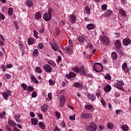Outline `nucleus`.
<instances>
[{"instance_id": "16", "label": "nucleus", "mask_w": 131, "mask_h": 131, "mask_svg": "<svg viewBox=\"0 0 131 131\" xmlns=\"http://www.w3.org/2000/svg\"><path fill=\"white\" fill-rule=\"evenodd\" d=\"M35 42V39L34 38L30 37L28 39V43L29 46H31V45H33Z\"/></svg>"}, {"instance_id": "45", "label": "nucleus", "mask_w": 131, "mask_h": 131, "mask_svg": "<svg viewBox=\"0 0 131 131\" xmlns=\"http://www.w3.org/2000/svg\"><path fill=\"white\" fill-rule=\"evenodd\" d=\"M117 84H120V85H124V83H123V81H118L116 83Z\"/></svg>"}, {"instance_id": "13", "label": "nucleus", "mask_w": 131, "mask_h": 131, "mask_svg": "<svg viewBox=\"0 0 131 131\" xmlns=\"http://www.w3.org/2000/svg\"><path fill=\"white\" fill-rule=\"evenodd\" d=\"M70 21L71 23H75V21H76V16L74 15H71L70 16Z\"/></svg>"}, {"instance_id": "18", "label": "nucleus", "mask_w": 131, "mask_h": 131, "mask_svg": "<svg viewBox=\"0 0 131 131\" xmlns=\"http://www.w3.org/2000/svg\"><path fill=\"white\" fill-rule=\"evenodd\" d=\"M113 14V11L110 10H107L104 14L105 17H110Z\"/></svg>"}, {"instance_id": "40", "label": "nucleus", "mask_w": 131, "mask_h": 131, "mask_svg": "<svg viewBox=\"0 0 131 131\" xmlns=\"http://www.w3.org/2000/svg\"><path fill=\"white\" fill-rule=\"evenodd\" d=\"M38 55V50L37 49H35L33 51V55L37 56Z\"/></svg>"}, {"instance_id": "29", "label": "nucleus", "mask_w": 131, "mask_h": 131, "mask_svg": "<svg viewBox=\"0 0 131 131\" xmlns=\"http://www.w3.org/2000/svg\"><path fill=\"white\" fill-rule=\"evenodd\" d=\"M38 125L40 128H42V129H45L46 128V125H45V124L42 122H39L38 123Z\"/></svg>"}, {"instance_id": "27", "label": "nucleus", "mask_w": 131, "mask_h": 131, "mask_svg": "<svg viewBox=\"0 0 131 131\" xmlns=\"http://www.w3.org/2000/svg\"><path fill=\"white\" fill-rule=\"evenodd\" d=\"M119 13L123 17H126V12H125V11H124L122 9H121V10H119Z\"/></svg>"}, {"instance_id": "35", "label": "nucleus", "mask_w": 131, "mask_h": 131, "mask_svg": "<svg viewBox=\"0 0 131 131\" xmlns=\"http://www.w3.org/2000/svg\"><path fill=\"white\" fill-rule=\"evenodd\" d=\"M27 4L28 7H32V6H33V2L32 0H28Z\"/></svg>"}, {"instance_id": "63", "label": "nucleus", "mask_w": 131, "mask_h": 131, "mask_svg": "<svg viewBox=\"0 0 131 131\" xmlns=\"http://www.w3.org/2000/svg\"><path fill=\"white\" fill-rule=\"evenodd\" d=\"M48 97L50 100H52V93H48Z\"/></svg>"}, {"instance_id": "23", "label": "nucleus", "mask_w": 131, "mask_h": 131, "mask_svg": "<svg viewBox=\"0 0 131 131\" xmlns=\"http://www.w3.org/2000/svg\"><path fill=\"white\" fill-rule=\"evenodd\" d=\"M48 111V105L47 104H43L41 106V111H42V112H46Z\"/></svg>"}, {"instance_id": "3", "label": "nucleus", "mask_w": 131, "mask_h": 131, "mask_svg": "<svg viewBox=\"0 0 131 131\" xmlns=\"http://www.w3.org/2000/svg\"><path fill=\"white\" fill-rule=\"evenodd\" d=\"M43 18L47 22H49L52 19V13L50 12L44 13Z\"/></svg>"}, {"instance_id": "11", "label": "nucleus", "mask_w": 131, "mask_h": 131, "mask_svg": "<svg viewBox=\"0 0 131 131\" xmlns=\"http://www.w3.org/2000/svg\"><path fill=\"white\" fill-rule=\"evenodd\" d=\"M60 107L62 108L65 105V96L61 95L60 98Z\"/></svg>"}, {"instance_id": "48", "label": "nucleus", "mask_w": 131, "mask_h": 131, "mask_svg": "<svg viewBox=\"0 0 131 131\" xmlns=\"http://www.w3.org/2000/svg\"><path fill=\"white\" fill-rule=\"evenodd\" d=\"M27 90L29 92H33L34 89H33L31 86H28Z\"/></svg>"}, {"instance_id": "31", "label": "nucleus", "mask_w": 131, "mask_h": 131, "mask_svg": "<svg viewBox=\"0 0 131 131\" xmlns=\"http://www.w3.org/2000/svg\"><path fill=\"white\" fill-rule=\"evenodd\" d=\"M85 109H86L87 110H92L93 108H94V106L92 105H89L87 104L84 106Z\"/></svg>"}, {"instance_id": "61", "label": "nucleus", "mask_w": 131, "mask_h": 131, "mask_svg": "<svg viewBox=\"0 0 131 131\" xmlns=\"http://www.w3.org/2000/svg\"><path fill=\"white\" fill-rule=\"evenodd\" d=\"M70 120H75V117L74 116H71L69 117Z\"/></svg>"}, {"instance_id": "6", "label": "nucleus", "mask_w": 131, "mask_h": 131, "mask_svg": "<svg viewBox=\"0 0 131 131\" xmlns=\"http://www.w3.org/2000/svg\"><path fill=\"white\" fill-rule=\"evenodd\" d=\"M12 92L11 91L7 90V92H3L2 94V96L4 98L5 100H8L9 99V97L11 96Z\"/></svg>"}, {"instance_id": "34", "label": "nucleus", "mask_w": 131, "mask_h": 131, "mask_svg": "<svg viewBox=\"0 0 131 131\" xmlns=\"http://www.w3.org/2000/svg\"><path fill=\"white\" fill-rule=\"evenodd\" d=\"M35 17L37 20L41 18V14L40 12H37L35 14Z\"/></svg>"}, {"instance_id": "20", "label": "nucleus", "mask_w": 131, "mask_h": 131, "mask_svg": "<svg viewBox=\"0 0 131 131\" xmlns=\"http://www.w3.org/2000/svg\"><path fill=\"white\" fill-rule=\"evenodd\" d=\"M122 69L125 72H128L129 71L127 69V64H126V62H125L122 64Z\"/></svg>"}, {"instance_id": "64", "label": "nucleus", "mask_w": 131, "mask_h": 131, "mask_svg": "<svg viewBox=\"0 0 131 131\" xmlns=\"http://www.w3.org/2000/svg\"><path fill=\"white\" fill-rule=\"evenodd\" d=\"M98 128H99V129H100V130L101 131L104 130V128H105V127L102 126V125H100Z\"/></svg>"}, {"instance_id": "10", "label": "nucleus", "mask_w": 131, "mask_h": 131, "mask_svg": "<svg viewBox=\"0 0 131 131\" xmlns=\"http://www.w3.org/2000/svg\"><path fill=\"white\" fill-rule=\"evenodd\" d=\"M79 73L81 75H83V76H85L86 73L85 70H84V67H80L79 69Z\"/></svg>"}, {"instance_id": "24", "label": "nucleus", "mask_w": 131, "mask_h": 131, "mask_svg": "<svg viewBox=\"0 0 131 131\" xmlns=\"http://www.w3.org/2000/svg\"><path fill=\"white\" fill-rule=\"evenodd\" d=\"M46 62L51 65V66H55V61L51 59H46Z\"/></svg>"}, {"instance_id": "54", "label": "nucleus", "mask_w": 131, "mask_h": 131, "mask_svg": "<svg viewBox=\"0 0 131 131\" xmlns=\"http://www.w3.org/2000/svg\"><path fill=\"white\" fill-rule=\"evenodd\" d=\"M56 61L57 63H60V61H62V57L60 56H58Z\"/></svg>"}, {"instance_id": "38", "label": "nucleus", "mask_w": 131, "mask_h": 131, "mask_svg": "<svg viewBox=\"0 0 131 131\" xmlns=\"http://www.w3.org/2000/svg\"><path fill=\"white\" fill-rule=\"evenodd\" d=\"M85 12L86 14H91V9L90 7L86 6L85 7Z\"/></svg>"}, {"instance_id": "25", "label": "nucleus", "mask_w": 131, "mask_h": 131, "mask_svg": "<svg viewBox=\"0 0 131 131\" xmlns=\"http://www.w3.org/2000/svg\"><path fill=\"white\" fill-rule=\"evenodd\" d=\"M65 49L68 54H72V53H73V50H72L69 46H66Z\"/></svg>"}, {"instance_id": "36", "label": "nucleus", "mask_w": 131, "mask_h": 131, "mask_svg": "<svg viewBox=\"0 0 131 131\" xmlns=\"http://www.w3.org/2000/svg\"><path fill=\"white\" fill-rule=\"evenodd\" d=\"M31 79L33 81H34V82H35L37 84H38V83H39V81H38V80H37V79H36V78H35V77H34V76L32 77Z\"/></svg>"}, {"instance_id": "49", "label": "nucleus", "mask_w": 131, "mask_h": 131, "mask_svg": "<svg viewBox=\"0 0 131 131\" xmlns=\"http://www.w3.org/2000/svg\"><path fill=\"white\" fill-rule=\"evenodd\" d=\"M101 9L103 10L104 11H105V10H107V5L104 4L101 6Z\"/></svg>"}, {"instance_id": "43", "label": "nucleus", "mask_w": 131, "mask_h": 131, "mask_svg": "<svg viewBox=\"0 0 131 131\" xmlns=\"http://www.w3.org/2000/svg\"><path fill=\"white\" fill-rule=\"evenodd\" d=\"M4 77H5V78H6V79H11V75L9 74H6L4 75Z\"/></svg>"}, {"instance_id": "55", "label": "nucleus", "mask_w": 131, "mask_h": 131, "mask_svg": "<svg viewBox=\"0 0 131 131\" xmlns=\"http://www.w3.org/2000/svg\"><path fill=\"white\" fill-rule=\"evenodd\" d=\"M5 15L3 14H0V20H5Z\"/></svg>"}, {"instance_id": "42", "label": "nucleus", "mask_w": 131, "mask_h": 131, "mask_svg": "<svg viewBox=\"0 0 131 131\" xmlns=\"http://www.w3.org/2000/svg\"><path fill=\"white\" fill-rule=\"evenodd\" d=\"M101 103L102 106H103V107H105V106L106 105V102L105 101L104 99H103V98H101Z\"/></svg>"}, {"instance_id": "7", "label": "nucleus", "mask_w": 131, "mask_h": 131, "mask_svg": "<svg viewBox=\"0 0 131 131\" xmlns=\"http://www.w3.org/2000/svg\"><path fill=\"white\" fill-rule=\"evenodd\" d=\"M81 117L82 118H84V119H91V118H93V115H92V114L91 113H83L82 114V115H81Z\"/></svg>"}, {"instance_id": "59", "label": "nucleus", "mask_w": 131, "mask_h": 131, "mask_svg": "<svg viewBox=\"0 0 131 131\" xmlns=\"http://www.w3.org/2000/svg\"><path fill=\"white\" fill-rule=\"evenodd\" d=\"M36 92H34L32 94V98H36Z\"/></svg>"}, {"instance_id": "5", "label": "nucleus", "mask_w": 131, "mask_h": 131, "mask_svg": "<svg viewBox=\"0 0 131 131\" xmlns=\"http://www.w3.org/2000/svg\"><path fill=\"white\" fill-rule=\"evenodd\" d=\"M43 68L44 70L48 73H51V72L53 71V69L52 68V67H51V66L48 64H45L43 66Z\"/></svg>"}, {"instance_id": "2", "label": "nucleus", "mask_w": 131, "mask_h": 131, "mask_svg": "<svg viewBox=\"0 0 131 131\" xmlns=\"http://www.w3.org/2000/svg\"><path fill=\"white\" fill-rule=\"evenodd\" d=\"M98 128L97 124L95 123L94 122H92L88 128V131H95L97 130V128Z\"/></svg>"}, {"instance_id": "39", "label": "nucleus", "mask_w": 131, "mask_h": 131, "mask_svg": "<svg viewBox=\"0 0 131 131\" xmlns=\"http://www.w3.org/2000/svg\"><path fill=\"white\" fill-rule=\"evenodd\" d=\"M8 15H9V16H12V15H13V8H9L8 9Z\"/></svg>"}, {"instance_id": "50", "label": "nucleus", "mask_w": 131, "mask_h": 131, "mask_svg": "<svg viewBox=\"0 0 131 131\" xmlns=\"http://www.w3.org/2000/svg\"><path fill=\"white\" fill-rule=\"evenodd\" d=\"M36 70L37 72H38V73H41V72H42V71L41 70V69H40V68L39 67H37L36 68Z\"/></svg>"}, {"instance_id": "30", "label": "nucleus", "mask_w": 131, "mask_h": 131, "mask_svg": "<svg viewBox=\"0 0 131 131\" xmlns=\"http://www.w3.org/2000/svg\"><path fill=\"white\" fill-rule=\"evenodd\" d=\"M112 58L113 60H116L117 59V53L116 52H113L112 53Z\"/></svg>"}, {"instance_id": "15", "label": "nucleus", "mask_w": 131, "mask_h": 131, "mask_svg": "<svg viewBox=\"0 0 131 131\" xmlns=\"http://www.w3.org/2000/svg\"><path fill=\"white\" fill-rule=\"evenodd\" d=\"M8 123L9 125V126H11L12 127H15L16 126V122L13 120H8Z\"/></svg>"}, {"instance_id": "51", "label": "nucleus", "mask_w": 131, "mask_h": 131, "mask_svg": "<svg viewBox=\"0 0 131 131\" xmlns=\"http://www.w3.org/2000/svg\"><path fill=\"white\" fill-rule=\"evenodd\" d=\"M34 33V36L36 38H38V36H37V35H38V33H37V32H36V31L34 30L33 31Z\"/></svg>"}, {"instance_id": "4", "label": "nucleus", "mask_w": 131, "mask_h": 131, "mask_svg": "<svg viewBox=\"0 0 131 131\" xmlns=\"http://www.w3.org/2000/svg\"><path fill=\"white\" fill-rule=\"evenodd\" d=\"M121 40L120 39H117L115 42V48L116 50V51H118L119 50H120L121 49Z\"/></svg>"}, {"instance_id": "12", "label": "nucleus", "mask_w": 131, "mask_h": 131, "mask_svg": "<svg viewBox=\"0 0 131 131\" xmlns=\"http://www.w3.org/2000/svg\"><path fill=\"white\" fill-rule=\"evenodd\" d=\"M131 40L129 38H125L123 40V45L124 46H128V45H130Z\"/></svg>"}, {"instance_id": "32", "label": "nucleus", "mask_w": 131, "mask_h": 131, "mask_svg": "<svg viewBox=\"0 0 131 131\" xmlns=\"http://www.w3.org/2000/svg\"><path fill=\"white\" fill-rule=\"evenodd\" d=\"M113 127H114V126H113V124L111 123H107V128L108 129H113Z\"/></svg>"}, {"instance_id": "58", "label": "nucleus", "mask_w": 131, "mask_h": 131, "mask_svg": "<svg viewBox=\"0 0 131 131\" xmlns=\"http://www.w3.org/2000/svg\"><path fill=\"white\" fill-rule=\"evenodd\" d=\"M38 48H40V50H42V49L43 48V45H42V43H40L38 44Z\"/></svg>"}, {"instance_id": "33", "label": "nucleus", "mask_w": 131, "mask_h": 131, "mask_svg": "<svg viewBox=\"0 0 131 131\" xmlns=\"http://www.w3.org/2000/svg\"><path fill=\"white\" fill-rule=\"evenodd\" d=\"M122 129L123 131H128L129 129L128 126L126 125H123L122 126Z\"/></svg>"}, {"instance_id": "28", "label": "nucleus", "mask_w": 131, "mask_h": 131, "mask_svg": "<svg viewBox=\"0 0 131 131\" xmlns=\"http://www.w3.org/2000/svg\"><path fill=\"white\" fill-rule=\"evenodd\" d=\"M84 39H85V38H84V36H79L78 37V40L79 41V42H83V41H84Z\"/></svg>"}, {"instance_id": "22", "label": "nucleus", "mask_w": 131, "mask_h": 131, "mask_svg": "<svg viewBox=\"0 0 131 131\" xmlns=\"http://www.w3.org/2000/svg\"><path fill=\"white\" fill-rule=\"evenodd\" d=\"M73 85H74V86H75V88H82V83L80 82H75L74 83Z\"/></svg>"}, {"instance_id": "37", "label": "nucleus", "mask_w": 131, "mask_h": 131, "mask_svg": "<svg viewBox=\"0 0 131 131\" xmlns=\"http://www.w3.org/2000/svg\"><path fill=\"white\" fill-rule=\"evenodd\" d=\"M73 71H74V72H76V73H79V68L77 67H74L73 68Z\"/></svg>"}, {"instance_id": "41", "label": "nucleus", "mask_w": 131, "mask_h": 131, "mask_svg": "<svg viewBox=\"0 0 131 131\" xmlns=\"http://www.w3.org/2000/svg\"><path fill=\"white\" fill-rule=\"evenodd\" d=\"M5 115H6V112L4 111L0 114V118L2 119H4V118H5Z\"/></svg>"}, {"instance_id": "62", "label": "nucleus", "mask_w": 131, "mask_h": 131, "mask_svg": "<svg viewBox=\"0 0 131 131\" xmlns=\"http://www.w3.org/2000/svg\"><path fill=\"white\" fill-rule=\"evenodd\" d=\"M69 43L71 48H73V44L72 43V41H71V40H69Z\"/></svg>"}, {"instance_id": "17", "label": "nucleus", "mask_w": 131, "mask_h": 131, "mask_svg": "<svg viewBox=\"0 0 131 131\" xmlns=\"http://www.w3.org/2000/svg\"><path fill=\"white\" fill-rule=\"evenodd\" d=\"M88 98L91 101H94L96 100V96L94 94H91V93L88 94Z\"/></svg>"}, {"instance_id": "47", "label": "nucleus", "mask_w": 131, "mask_h": 131, "mask_svg": "<svg viewBox=\"0 0 131 131\" xmlns=\"http://www.w3.org/2000/svg\"><path fill=\"white\" fill-rule=\"evenodd\" d=\"M21 88H23L25 91H26L27 90V85L25 83H22L21 84Z\"/></svg>"}, {"instance_id": "1", "label": "nucleus", "mask_w": 131, "mask_h": 131, "mask_svg": "<svg viewBox=\"0 0 131 131\" xmlns=\"http://www.w3.org/2000/svg\"><path fill=\"white\" fill-rule=\"evenodd\" d=\"M93 68L96 72H101L103 70V65L98 62L94 64Z\"/></svg>"}, {"instance_id": "56", "label": "nucleus", "mask_w": 131, "mask_h": 131, "mask_svg": "<svg viewBox=\"0 0 131 131\" xmlns=\"http://www.w3.org/2000/svg\"><path fill=\"white\" fill-rule=\"evenodd\" d=\"M56 116L57 118L58 119H59V118H60L61 115H60V113H59V112H56Z\"/></svg>"}, {"instance_id": "53", "label": "nucleus", "mask_w": 131, "mask_h": 131, "mask_svg": "<svg viewBox=\"0 0 131 131\" xmlns=\"http://www.w3.org/2000/svg\"><path fill=\"white\" fill-rule=\"evenodd\" d=\"M88 48H89V49H91V50H93V49L94 48V47L93 46V44L91 43H88Z\"/></svg>"}, {"instance_id": "21", "label": "nucleus", "mask_w": 131, "mask_h": 131, "mask_svg": "<svg viewBox=\"0 0 131 131\" xmlns=\"http://www.w3.org/2000/svg\"><path fill=\"white\" fill-rule=\"evenodd\" d=\"M31 123L33 125H36L38 123V120L36 118L31 119Z\"/></svg>"}, {"instance_id": "52", "label": "nucleus", "mask_w": 131, "mask_h": 131, "mask_svg": "<svg viewBox=\"0 0 131 131\" xmlns=\"http://www.w3.org/2000/svg\"><path fill=\"white\" fill-rule=\"evenodd\" d=\"M49 84L50 85H54V84H55V82L53 80H52V79H50L49 80Z\"/></svg>"}, {"instance_id": "46", "label": "nucleus", "mask_w": 131, "mask_h": 131, "mask_svg": "<svg viewBox=\"0 0 131 131\" xmlns=\"http://www.w3.org/2000/svg\"><path fill=\"white\" fill-rule=\"evenodd\" d=\"M60 126L62 128H65V127H66V123L64 122H61L60 123Z\"/></svg>"}, {"instance_id": "26", "label": "nucleus", "mask_w": 131, "mask_h": 131, "mask_svg": "<svg viewBox=\"0 0 131 131\" xmlns=\"http://www.w3.org/2000/svg\"><path fill=\"white\" fill-rule=\"evenodd\" d=\"M104 91L106 92V93H109L110 91H111V86L110 85H107L104 88Z\"/></svg>"}, {"instance_id": "57", "label": "nucleus", "mask_w": 131, "mask_h": 131, "mask_svg": "<svg viewBox=\"0 0 131 131\" xmlns=\"http://www.w3.org/2000/svg\"><path fill=\"white\" fill-rule=\"evenodd\" d=\"M39 32H40V33H43V32H45V28H41L39 30Z\"/></svg>"}, {"instance_id": "44", "label": "nucleus", "mask_w": 131, "mask_h": 131, "mask_svg": "<svg viewBox=\"0 0 131 131\" xmlns=\"http://www.w3.org/2000/svg\"><path fill=\"white\" fill-rule=\"evenodd\" d=\"M105 79H107V80H111V76L110 75H107L104 76Z\"/></svg>"}, {"instance_id": "19", "label": "nucleus", "mask_w": 131, "mask_h": 131, "mask_svg": "<svg viewBox=\"0 0 131 131\" xmlns=\"http://www.w3.org/2000/svg\"><path fill=\"white\" fill-rule=\"evenodd\" d=\"M114 86L115 88L118 89V90H120V91H122V92H124V89H123V87H122L121 85L116 84V83H115Z\"/></svg>"}, {"instance_id": "8", "label": "nucleus", "mask_w": 131, "mask_h": 131, "mask_svg": "<svg viewBox=\"0 0 131 131\" xmlns=\"http://www.w3.org/2000/svg\"><path fill=\"white\" fill-rule=\"evenodd\" d=\"M101 40L103 45H105L106 46H108L110 43V41H109V39H108V37L106 36L102 37Z\"/></svg>"}, {"instance_id": "14", "label": "nucleus", "mask_w": 131, "mask_h": 131, "mask_svg": "<svg viewBox=\"0 0 131 131\" xmlns=\"http://www.w3.org/2000/svg\"><path fill=\"white\" fill-rule=\"evenodd\" d=\"M86 28L88 30H92L96 28V26L94 24H89L87 25Z\"/></svg>"}, {"instance_id": "9", "label": "nucleus", "mask_w": 131, "mask_h": 131, "mask_svg": "<svg viewBox=\"0 0 131 131\" xmlns=\"http://www.w3.org/2000/svg\"><path fill=\"white\" fill-rule=\"evenodd\" d=\"M52 48L55 52H58V53H61V50H60V47L59 45L56 44V45H51Z\"/></svg>"}, {"instance_id": "60", "label": "nucleus", "mask_w": 131, "mask_h": 131, "mask_svg": "<svg viewBox=\"0 0 131 131\" xmlns=\"http://www.w3.org/2000/svg\"><path fill=\"white\" fill-rule=\"evenodd\" d=\"M56 45H58L57 41L55 40H53L52 43L51 44V46H55Z\"/></svg>"}]
</instances>
